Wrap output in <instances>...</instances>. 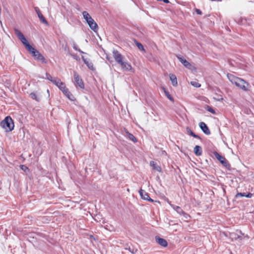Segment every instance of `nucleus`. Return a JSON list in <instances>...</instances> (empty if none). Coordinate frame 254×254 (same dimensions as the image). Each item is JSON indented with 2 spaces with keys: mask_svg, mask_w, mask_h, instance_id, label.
Instances as JSON below:
<instances>
[{
  "mask_svg": "<svg viewBox=\"0 0 254 254\" xmlns=\"http://www.w3.org/2000/svg\"><path fill=\"white\" fill-rule=\"evenodd\" d=\"M194 152L195 155L200 156L202 154V149L200 146L196 145L194 148Z\"/></svg>",
  "mask_w": 254,
  "mask_h": 254,
  "instance_id": "obj_21",
  "label": "nucleus"
},
{
  "mask_svg": "<svg viewBox=\"0 0 254 254\" xmlns=\"http://www.w3.org/2000/svg\"><path fill=\"white\" fill-rule=\"evenodd\" d=\"M82 14L84 18L86 20L87 22L89 21L90 20V19H92V18L90 16V15L87 11H83L82 12Z\"/></svg>",
  "mask_w": 254,
  "mask_h": 254,
  "instance_id": "obj_22",
  "label": "nucleus"
},
{
  "mask_svg": "<svg viewBox=\"0 0 254 254\" xmlns=\"http://www.w3.org/2000/svg\"><path fill=\"white\" fill-rule=\"evenodd\" d=\"M179 61L186 67L188 69L192 70L194 68V67L191 65L188 61H187L185 59L181 56L177 57Z\"/></svg>",
  "mask_w": 254,
  "mask_h": 254,
  "instance_id": "obj_8",
  "label": "nucleus"
},
{
  "mask_svg": "<svg viewBox=\"0 0 254 254\" xmlns=\"http://www.w3.org/2000/svg\"><path fill=\"white\" fill-rule=\"evenodd\" d=\"M135 43L136 46L140 51H144L143 46L141 43L137 42H136Z\"/></svg>",
  "mask_w": 254,
  "mask_h": 254,
  "instance_id": "obj_27",
  "label": "nucleus"
},
{
  "mask_svg": "<svg viewBox=\"0 0 254 254\" xmlns=\"http://www.w3.org/2000/svg\"><path fill=\"white\" fill-rule=\"evenodd\" d=\"M15 33L28 51L31 49L33 50V47L29 44L23 34L19 30L15 29Z\"/></svg>",
  "mask_w": 254,
  "mask_h": 254,
  "instance_id": "obj_3",
  "label": "nucleus"
},
{
  "mask_svg": "<svg viewBox=\"0 0 254 254\" xmlns=\"http://www.w3.org/2000/svg\"><path fill=\"white\" fill-rule=\"evenodd\" d=\"M28 51L31 54H32V56L34 57L35 59L40 61L42 63H46L43 55L33 47V50H29Z\"/></svg>",
  "mask_w": 254,
  "mask_h": 254,
  "instance_id": "obj_4",
  "label": "nucleus"
},
{
  "mask_svg": "<svg viewBox=\"0 0 254 254\" xmlns=\"http://www.w3.org/2000/svg\"><path fill=\"white\" fill-rule=\"evenodd\" d=\"M195 12H196L197 14H200L201 15L202 14V12L200 10H199V9H195Z\"/></svg>",
  "mask_w": 254,
  "mask_h": 254,
  "instance_id": "obj_36",
  "label": "nucleus"
},
{
  "mask_svg": "<svg viewBox=\"0 0 254 254\" xmlns=\"http://www.w3.org/2000/svg\"><path fill=\"white\" fill-rule=\"evenodd\" d=\"M216 158L224 166H226L227 164V162L226 159L219 154L218 153H216L215 154Z\"/></svg>",
  "mask_w": 254,
  "mask_h": 254,
  "instance_id": "obj_15",
  "label": "nucleus"
},
{
  "mask_svg": "<svg viewBox=\"0 0 254 254\" xmlns=\"http://www.w3.org/2000/svg\"><path fill=\"white\" fill-rule=\"evenodd\" d=\"M155 239L156 241L161 246L164 247L167 246L168 243L165 239L159 237H156Z\"/></svg>",
  "mask_w": 254,
  "mask_h": 254,
  "instance_id": "obj_16",
  "label": "nucleus"
},
{
  "mask_svg": "<svg viewBox=\"0 0 254 254\" xmlns=\"http://www.w3.org/2000/svg\"><path fill=\"white\" fill-rule=\"evenodd\" d=\"M47 92L49 93V90H47Z\"/></svg>",
  "mask_w": 254,
  "mask_h": 254,
  "instance_id": "obj_38",
  "label": "nucleus"
},
{
  "mask_svg": "<svg viewBox=\"0 0 254 254\" xmlns=\"http://www.w3.org/2000/svg\"><path fill=\"white\" fill-rule=\"evenodd\" d=\"M164 91V93L166 97L171 101H173L174 99L171 95L169 94V92L167 91L165 88L163 89Z\"/></svg>",
  "mask_w": 254,
  "mask_h": 254,
  "instance_id": "obj_25",
  "label": "nucleus"
},
{
  "mask_svg": "<svg viewBox=\"0 0 254 254\" xmlns=\"http://www.w3.org/2000/svg\"><path fill=\"white\" fill-rule=\"evenodd\" d=\"M82 59L84 63L86 64L89 69L91 70L94 69L93 64L91 61H90V60L85 59L84 56H82Z\"/></svg>",
  "mask_w": 254,
  "mask_h": 254,
  "instance_id": "obj_17",
  "label": "nucleus"
},
{
  "mask_svg": "<svg viewBox=\"0 0 254 254\" xmlns=\"http://www.w3.org/2000/svg\"><path fill=\"white\" fill-rule=\"evenodd\" d=\"M190 84L195 87H199L201 86L200 84L195 81H191Z\"/></svg>",
  "mask_w": 254,
  "mask_h": 254,
  "instance_id": "obj_28",
  "label": "nucleus"
},
{
  "mask_svg": "<svg viewBox=\"0 0 254 254\" xmlns=\"http://www.w3.org/2000/svg\"><path fill=\"white\" fill-rule=\"evenodd\" d=\"M71 56H72V57L74 59H75L76 60H80L79 57L78 56H77L76 55H71Z\"/></svg>",
  "mask_w": 254,
  "mask_h": 254,
  "instance_id": "obj_34",
  "label": "nucleus"
},
{
  "mask_svg": "<svg viewBox=\"0 0 254 254\" xmlns=\"http://www.w3.org/2000/svg\"><path fill=\"white\" fill-rule=\"evenodd\" d=\"M125 132L127 134L126 136L129 139L132 141L133 142H136L137 141L136 138L133 136V134L130 133L127 129L125 130Z\"/></svg>",
  "mask_w": 254,
  "mask_h": 254,
  "instance_id": "obj_20",
  "label": "nucleus"
},
{
  "mask_svg": "<svg viewBox=\"0 0 254 254\" xmlns=\"http://www.w3.org/2000/svg\"><path fill=\"white\" fill-rule=\"evenodd\" d=\"M30 96L31 97V98H32L33 99H34L36 101H39V99L37 97V95H36L35 93H31L30 94Z\"/></svg>",
  "mask_w": 254,
  "mask_h": 254,
  "instance_id": "obj_30",
  "label": "nucleus"
},
{
  "mask_svg": "<svg viewBox=\"0 0 254 254\" xmlns=\"http://www.w3.org/2000/svg\"><path fill=\"white\" fill-rule=\"evenodd\" d=\"M187 132L191 136L195 137V138H200V137H199L198 135L194 134L191 130L190 128H189V127L187 128Z\"/></svg>",
  "mask_w": 254,
  "mask_h": 254,
  "instance_id": "obj_24",
  "label": "nucleus"
},
{
  "mask_svg": "<svg viewBox=\"0 0 254 254\" xmlns=\"http://www.w3.org/2000/svg\"><path fill=\"white\" fill-rule=\"evenodd\" d=\"M87 23L89 25L90 28L94 31L96 32L98 30V25L93 18L90 19V20Z\"/></svg>",
  "mask_w": 254,
  "mask_h": 254,
  "instance_id": "obj_14",
  "label": "nucleus"
},
{
  "mask_svg": "<svg viewBox=\"0 0 254 254\" xmlns=\"http://www.w3.org/2000/svg\"><path fill=\"white\" fill-rule=\"evenodd\" d=\"M245 195H246L245 193L239 192L236 195L235 197L236 198H238L239 197L245 196Z\"/></svg>",
  "mask_w": 254,
  "mask_h": 254,
  "instance_id": "obj_32",
  "label": "nucleus"
},
{
  "mask_svg": "<svg viewBox=\"0 0 254 254\" xmlns=\"http://www.w3.org/2000/svg\"><path fill=\"white\" fill-rule=\"evenodd\" d=\"M72 47H73V48L76 50V51H77L79 52H80L81 53H84L83 52H82V51H81L78 47V46L75 44V43H73V45H72Z\"/></svg>",
  "mask_w": 254,
  "mask_h": 254,
  "instance_id": "obj_29",
  "label": "nucleus"
},
{
  "mask_svg": "<svg viewBox=\"0 0 254 254\" xmlns=\"http://www.w3.org/2000/svg\"><path fill=\"white\" fill-rule=\"evenodd\" d=\"M199 127L203 131V132L206 135H209L210 134V131L204 122H200L199 124Z\"/></svg>",
  "mask_w": 254,
  "mask_h": 254,
  "instance_id": "obj_13",
  "label": "nucleus"
},
{
  "mask_svg": "<svg viewBox=\"0 0 254 254\" xmlns=\"http://www.w3.org/2000/svg\"><path fill=\"white\" fill-rule=\"evenodd\" d=\"M170 206L175 210L177 211V212L180 215H184L186 218H187L189 215L186 213L183 209L178 206H175L172 204H171L170 202L169 203Z\"/></svg>",
  "mask_w": 254,
  "mask_h": 254,
  "instance_id": "obj_11",
  "label": "nucleus"
},
{
  "mask_svg": "<svg viewBox=\"0 0 254 254\" xmlns=\"http://www.w3.org/2000/svg\"><path fill=\"white\" fill-rule=\"evenodd\" d=\"M63 82L61 81V80L60 79L58 78H55L54 79V80L53 81V83L56 85L58 88L61 86V85Z\"/></svg>",
  "mask_w": 254,
  "mask_h": 254,
  "instance_id": "obj_23",
  "label": "nucleus"
},
{
  "mask_svg": "<svg viewBox=\"0 0 254 254\" xmlns=\"http://www.w3.org/2000/svg\"><path fill=\"white\" fill-rule=\"evenodd\" d=\"M227 77L232 83L235 84L237 87L244 91L248 90L249 84L244 80L235 77L231 74H228Z\"/></svg>",
  "mask_w": 254,
  "mask_h": 254,
  "instance_id": "obj_1",
  "label": "nucleus"
},
{
  "mask_svg": "<svg viewBox=\"0 0 254 254\" xmlns=\"http://www.w3.org/2000/svg\"><path fill=\"white\" fill-rule=\"evenodd\" d=\"M0 125L6 132L13 130L14 127L13 120L10 117H6L0 122Z\"/></svg>",
  "mask_w": 254,
  "mask_h": 254,
  "instance_id": "obj_2",
  "label": "nucleus"
},
{
  "mask_svg": "<svg viewBox=\"0 0 254 254\" xmlns=\"http://www.w3.org/2000/svg\"><path fill=\"white\" fill-rule=\"evenodd\" d=\"M46 78L48 80L51 81L52 83H53V80H54V79H55V78H53L51 75H50L49 73H46Z\"/></svg>",
  "mask_w": 254,
  "mask_h": 254,
  "instance_id": "obj_31",
  "label": "nucleus"
},
{
  "mask_svg": "<svg viewBox=\"0 0 254 254\" xmlns=\"http://www.w3.org/2000/svg\"><path fill=\"white\" fill-rule=\"evenodd\" d=\"M169 77L172 85L174 86H177L178 85V82L176 76L174 74H170Z\"/></svg>",
  "mask_w": 254,
  "mask_h": 254,
  "instance_id": "obj_18",
  "label": "nucleus"
},
{
  "mask_svg": "<svg viewBox=\"0 0 254 254\" xmlns=\"http://www.w3.org/2000/svg\"><path fill=\"white\" fill-rule=\"evenodd\" d=\"M113 54L116 62L119 64L124 61V57L118 51L114 50Z\"/></svg>",
  "mask_w": 254,
  "mask_h": 254,
  "instance_id": "obj_9",
  "label": "nucleus"
},
{
  "mask_svg": "<svg viewBox=\"0 0 254 254\" xmlns=\"http://www.w3.org/2000/svg\"><path fill=\"white\" fill-rule=\"evenodd\" d=\"M20 168L23 170L24 172H26V170H27L28 169V168L25 166V165H22L20 166Z\"/></svg>",
  "mask_w": 254,
  "mask_h": 254,
  "instance_id": "obj_33",
  "label": "nucleus"
},
{
  "mask_svg": "<svg viewBox=\"0 0 254 254\" xmlns=\"http://www.w3.org/2000/svg\"><path fill=\"white\" fill-rule=\"evenodd\" d=\"M205 109H206V110L207 111H208V112L211 113L212 114H215V110L212 108H211V107H210L209 106H206V107H205Z\"/></svg>",
  "mask_w": 254,
  "mask_h": 254,
  "instance_id": "obj_26",
  "label": "nucleus"
},
{
  "mask_svg": "<svg viewBox=\"0 0 254 254\" xmlns=\"http://www.w3.org/2000/svg\"><path fill=\"white\" fill-rule=\"evenodd\" d=\"M120 65L121 66L122 69L124 71H130L131 72H134V69L132 67L130 64L127 62L123 61L120 64Z\"/></svg>",
  "mask_w": 254,
  "mask_h": 254,
  "instance_id": "obj_6",
  "label": "nucleus"
},
{
  "mask_svg": "<svg viewBox=\"0 0 254 254\" xmlns=\"http://www.w3.org/2000/svg\"><path fill=\"white\" fill-rule=\"evenodd\" d=\"M73 76L74 81L76 83L75 85L78 86L81 89L84 88V85L83 82L81 78H80L78 74L76 72L74 71Z\"/></svg>",
  "mask_w": 254,
  "mask_h": 254,
  "instance_id": "obj_7",
  "label": "nucleus"
},
{
  "mask_svg": "<svg viewBox=\"0 0 254 254\" xmlns=\"http://www.w3.org/2000/svg\"><path fill=\"white\" fill-rule=\"evenodd\" d=\"M253 196V194L251 193H248L245 196L247 198H251Z\"/></svg>",
  "mask_w": 254,
  "mask_h": 254,
  "instance_id": "obj_35",
  "label": "nucleus"
},
{
  "mask_svg": "<svg viewBox=\"0 0 254 254\" xmlns=\"http://www.w3.org/2000/svg\"><path fill=\"white\" fill-rule=\"evenodd\" d=\"M150 166L152 167L153 169L158 172H161V168L160 166L158 165L155 162L151 161L150 162Z\"/></svg>",
  "mask_w": 254,
  "mask_h": 254,
  "instance_id": "obj_19",
  "label": "nucleus"
},
{
  "mask_svg": "<svg viewBox=\"0 0 254 254\" xmlns=\"http://www.w3.org/2000/svg\"><path fill=\"white\" fill-rule=\"evenodd\" d=\"M60 90L70 100H74V97L66 88L65 84L63 83L59 87Z\"/></svg>",
  "mask_w": 254,
  "mask_h": 254,
  "instance_id": "obj_5",
  "label": "nucleus"
},
{
  "mask_svg": "<svg viewBox=\"0 0 254 254\" xmlns=\"http://www.w3.org/2000/svg\"><path fill=\"white\" fill-rule=\"evenodd\" d=\"M35 10L38 16V17L40 19V20L41 21V22L43 23H45L47 25L48 24V23L47 22V21L45 19V17H44V16L43 15V14H42V13L41 12L40 9H39V8L38 7H35Z\"/></svg>",
  "mask_w": 254,
  "mask_h": 254,
  "instance_id": "obj_12",
  "label": "nucleus"
},
{
  "mask_svg": "<svg viewBox=\"0 0 254 254\" xmlns=\"http://www.w3.org/2000/svg\"><path fill=\"white\" fill-rule=\"evenodd\" d=\"M139 193L142 199L152 202L154 201V200L149 197L148 193L143 190L140 189L139 191Z\"/></svg>",
  "mask_w": 254,
  "mask_h": 254,
  "instance_id": "obj_10",
  "label": "nucleus"
},
{
  "mask_svg": "<svg viewBox=\"0 0 254 254\" xmlns=\"http://www.w3.org/2000/svg\"><path fill=\"white\" fill-rule=\"evenodd\" d=\"M163 0L165 3H168L169 2L168 0Z\"/></svg>",
  "mask_w": 254,
  "mask_h": 254,
  "instance_id": "obj_37",
  "label": "nucleus"
}]
</instances>
